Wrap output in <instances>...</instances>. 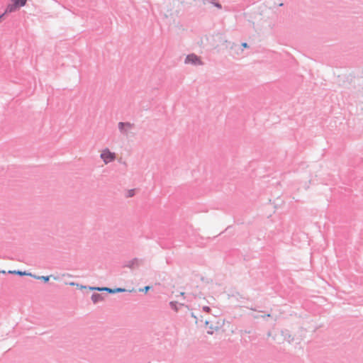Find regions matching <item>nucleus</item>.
Returning a JSON list of instances; mask_svg holds the SVG:
<instances>
[{
  "label": "nucleus",
  "instance_id": "6",
  "mask_svg": "<svg viewBox=\"0 0 363 363\" xmlns=\"http://www.w3.org/2000/svg\"><path fill=\"white\" fill-rule=\"evenodd\" d=\"M93 290H96V291H108V292L110 293H114V292H119V291H123L124 289H108V288H94L92 287V291Z\"/></svg>",
  "mask_w": 363,
  "mask_h": 363
},
{
  "label": "nucleus",
  "instance_id": "1",
  "mask_svg": "<svg viewBox=\"0 0 363 363\" xmlns=\"http://www.w3.org/2000/svg\"><path fill=\"white\" fill-rule=\"evenodd\" d=\"M267 337L278 343L287 342L290 344L294 340V336L288 330L281 331V336H279L277 333L269 331Z\"/></svg>",
  "mask_w": 363,
  "mask_h": 363
},
{
  "label": "nucleus",
  "instance_id": "17",
  "mask_svg": "<svg viewBox=\"0 0 363 363\" xmlns=\"http://www.w3.org/2000/svg\"><path fill=\"white\" fill-rule=\"evenodd\" d=\"M2 16H3V15L0 16V19L1 18Z\"/></svg>",
  "mask_w": 363,
  "mask_h": 363
},
{
  "label": "nucleus",
  "instance_id": "16",
  "mask_svg": "<svg viewBox=\"0 0 363 363\" xmlns=\"http://www.w3.org/2000/svg\"><path fill=\"white\" fill-rule=\"evenodd\" d=\"M133 195V190H131L129 193V196H132Z\"/></svg>",
  "mask_w": 363,
  "mask_h": 363
},
{
  "label": "nucleus",
  "instance_id": "4",
  "mask_svg": "<svg viewBox=\"0 0 363 363\" xmlns=\"http://www.w3.org/2000/svg\"><path fill=\"white\" fill-rule=\"evenodd\" d=\"M185 62L186 63H190L191 62V63H193V64H199L200 63V60L195 55H188L186 57Z\"/></svg>",
  "mask_w": 363,
  "mask_h": 363
},
{
  "label": "nucleus",
  "instance_id": "7",
  "mask_svg": "<svg viewBox=\"0 0 363 363\" xmlns=\"http://www.w3.org/2000/svg\"><path fill=\"white\" fill-rule=\"evenodd\" d=\"M18 7H19L14 1L13 4L7 6L5 13L13 12Z\"/></svg>",
  "mask_w": 363,
  "mask_h": 363
},
{
  "label": "nucleus",
  "instance_id": "3",
  "mask_svg": "<svg viewBox=\"0 0 363 363\" xmlns=\"http://www.w3.org/2000/svg\"><path fill=\"white\" fill-rule=\"evenodd\" d=\"M101 158L105 163L110 162L115 159V154L111 152L109 150H104L101 155Z\"/></svg>",
  "mask_w": 363,
  "mask_h": 363
},
{
  "label": "nucleus",
  "instance_id": "9",
  "mask_svg": "<svg viewBox=\"0 0 363 363\" xmlns=\"http://www.w3.org/2000/svg\"><path fill=\"white\" fill-rule=\"evenodd\" d=\"M13 1L20 7L23 6L26 3V0H13Z\"/></svg>",
  "mask_w": 363,
  "mask_h": 363
},
{
  "label": "nucleus",
  "instance_id": "2",
  "mask_svg": "<svg viewBox=\"0 0 363 363\" xmlns=\"http://www.w3.org/2000/svg\"><path fill=\"white\" fill-rule=\"evenodd\" d=\"M206 328L207 333L213 334L214 332L218 331L223 325V320L221 318L216 316L211 317L205 321Z\"/></svg>",
  "mask_w": 363,
  "mask_h": 363
},
{
  "label": "nucleus",
  "instance_id": "14",
  "mask_svg": "<svg viewBox=\"0 0 363 363\" xmlns=\"http://www.w3.org/2000/svg\"><path fill=\"white\" fill-rule=\"evenodd\" d=\"M92 301H97V298H96V295L95 294H92Z\"/></svg>",
  "mask_w": 363,
  "mask_h": 363
},
{
  "label": "nucleus",
  "instance_id": "15",
  "mask_svg": "<svg viewBox=\"0 0 363 363\" xmlns=\"http://www.w3.org/2000/svg\"><path fill=\"white\" fill-rule=\"evenodd\" d=\"M242 46L243 48H247V47H248V45H247V44L246 43H243L242 44Z\"/></svg>",
  "mask_w": 363,
  "mask_h": 363
},
{
  "label": "nucleus",
  "instance_id": "10",
  "mask_svg": "<svg viewBox=\"0 0 363 363\" xmlns=\"http://www.w3.org/2000/svg\"><path fill=\"white\" fill-rule=\"evenodd\" d=\"M199 306H201L202 307V309L206 311V312H209L210 311V307L209 306H204V305H199Z\"/></svg>",
  "mask_w": 363,
  "mask_h": 363
},
{
  "label": "nucleus",
  "instance_id": "8",
  "mask_svg": "<svg viewBox=\"0 0 363 363\" xmlns=\"http://www.w3.org/2000/svg\"><path fill=\"white\" fill-rule=\"evenodd\" d=\"M118 128L121 131H123L125 130V128H131L132 125L130 123H123L121 122L118 123Z\"/></svg>",
  "mask_w": 363,
  "mask_h": 363
},
{
  "label": "nucleus",
  "instance_id": "11",
  "mask_svg": "<svg viewBox=\"0 0 363 363\" xmlns=\"http://www.w3.org/2000/svg\"><path fill=\"white\" fill-rule=\"evenodd\" d=\"M9 273H16V274H18L19 275H25L26 274L25 272H11V271H10Z\"/></svg>",
  "mask_w": 363,
  "mask_h": 363
},
{
  "label": "nucleus",
  "instance_id": "13",
  "mask_svg": "<svg viewBox=\"0 0 363 363\" xmlns=\"http://www.w3.org/2000/svg\"><path fill=\"white\" fill-rule=\"evenodd\" d=\"M150 289V286H145L143 289H141L140 291L147 292Z\"/></svg>",
  "mask_w": 363,
  "mask_h": 363
},
{
  "label": "nucleus",
  "instance_id": "5",
  "mask_svg": "<svg viewBox=\"0 0 363 363\" xmlns=\"http://www.w3.org/2000/svg\"><path fill=\"white\" fill-rule=\"evenodd\" d=\"M252 316L255 319H258V318H264V319H265L266 318H272L274 319V321H276L277 319V316H273L270 313H262V314H260V315L252 314Z\"/></svg>",
  "mask_w": 363,
  "mask_h": 363
},
{
  "label": "nucleus",
  "instance_id": "12",
  "mask_svg": "<svg viewBox=\"0 0 363 363\" xmlns=\"http://www.w3.org/2000/svg\"><path fill=\"white\" fill-rule=\"evenodd\" d=\"M38 279H43V281H48L49 280V277H38Z\"/></svg>",
  "mask_w": 363,
  "mask_h": 363
}]
</instances>
